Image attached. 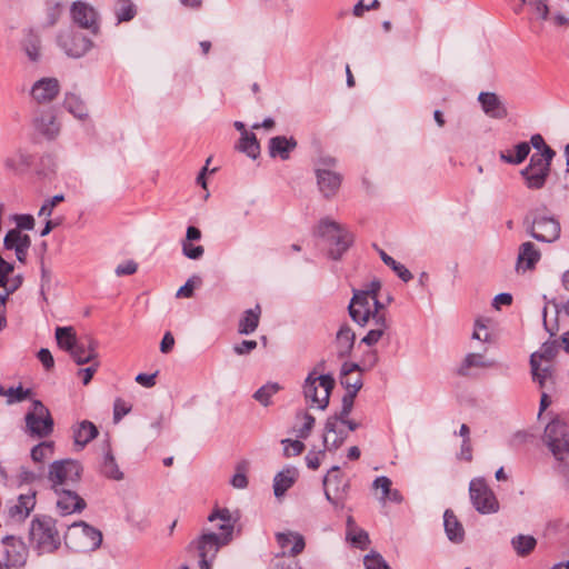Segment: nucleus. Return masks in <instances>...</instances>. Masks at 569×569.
I'll return each mask as SVG.
<instances>
[{"label": "nucleus", "mask_w": 569, "mask_h": 569, "mask_svg": "<svg viewBox=\"0 0 569 569\" xmlns=\"http://www.w3.org/2000/svg\"><path fill=\"white\" fill-rule=\"evenodd\" d=\"M381 281L373 279L361 289H353L348 306L351 319L360 326H370L361 342L371 347L378 343L390 328L388 310L378 299Z\"/></svg>", "instance_id": "nucleus-1"}, {"label": "nucleus", "mask_w": 569, "mask_h": 569, "mask_svg": "<svg viewBox=\"0 0 569 569\" xmlns=\"http://www.w3.org/2000/svg\"><path fill=\"white\" fill-rule=\"evenodd\" d=\"M29 540L39 552H52L61 543L56 520L50 516H36L29 529Z\"/></svg>", "instance_id": "nucleus-2"}, {"label": "nucleus", "mask_w": 569, "mask_h": 569, "mask_svg": "<svg viewBox=\"0 0 569 569\" xmlns=\"http://www.w3.org/2000/svg\"><path fill=\"white\" fill-rule=\"evenodd\" d=\"M317 232L329 243V256L335 260L340 259L353 241L348 229L328 218L320 220Z\"/></svg>", "instance_id": "nucleus-3"}, {"label": "nucleus", "mask_w": 569, "mask_h": 569, "mask_svg": "<svg viewBox=\"0 0 569 569\" xmlns=\"http://www.w3.org/2000/svg\"><path fill=\"white\" fill-rule=\"evenodd\" d=\"M64 542L68 548L77 552L93 551L101 545L102 535L83 521L73 522L67 528Z\"/></svg>", "instance_id": "nucleus-4"}, {"label": "nucleus", "mask_w": 569, "mask_h": 569, "mask_svg": "<svg viewBox=\"0 0 569 569\" xmlns=\"http://www.w3.org/2000/svg\"><path fill=\"white\" fill-rule=\"evenodd\" d=\"M335 379L330 375L316 376L310 372L303 383V395L311 408L325 410L329 405Z\"/></svg>", "instance_id": "nucleus-5"}, {"label": "nucleus", "mask_w": 569, "mask_h": 569, "mask_svg": "<svg viewBox=\"0 0 569 569\" xmlns=\"http://www.w3.org/2000/svg\"><path fill=\"white\" fill-rule=\"evenodd\" d=\"M336 167L337 160L330 156L320 157L315 163L318 189L327 199H331L338 193L342 182V177Z\"/></svg>", "instance_id": "nucleus-6"}, {"label": "nucleus", "mask_w": 569, "mask_h": 569, "mask_svg": "<svg viewBox=\"0 0 569 569\" xmlns=\"http://www.w3.org/2000/svg\"><path fill=\"white\" fill-rule=\"evenodd\" d=\"M543 442L556 460L567 462L569 460V423L559 419L550 421L545 428Z\"/></svg>", "instance_id": "nucleus-7"}, {"label": "nucleus", "mask_w": 569, "mask_h": 569, "mask_svg": "<svg viewBox=\"0 0 569 569\" xmlns=\"http://www.w3.org/2000/svg\"><path fill=\"white\" fill-rule=\"evenodd\" d=\"M26 432L30 437L46 438L53 431V419L49 409L40 401L33 400L24 416Z\"/></svg>", "instance_id": "nucleus-8"}, {"label": "nucleus", "mask_w": 569, "mask_h": 569, "mask_svg": "<svg viewBox=\"0 0 569 569\" xmlns=\"http://www.w3.org/2000/svg\"><path fill=\"white\" fill-rule=\"evenodd\" d=\"M81 473L82 467L77 460H57L49 466L48 479L52 489H66L78 483Z\"/></svg>", "instance_id": "nucleus-9"}, {"label": "nucleus", "mask_w": 569, "mask_h": 569, "mask_svg": "<svg viewBox=\"0 0 569 569\" xmlns=\"http://www.w3.org/2000/svg\"><path fill=\"white\" fill-rule=\"evenodd\" d=\"M469 496L473 508L481 515L496 513L499 501L483 478H473L469 483Z\"/></svg>", "instance_id": "nucleus-10"}, {"label": "nucleus", "mask_w": 569, "mask_h": 569, "mask_svg": "<svg viewBox=\"0 0 569 569\" xmlns=\"http://www.w3.org/2000/svg\"><path fill=\"white\" fill-rule=\"evenodd\" d=\"M525 223L528 233L538 241L553 242L560 237V223L552 216L537 212L531 220L527 217Z\"/></svg>", "instance_id": "nucleus-11"}, {"label": "nucleus", "mask_w": 569, "mask_h": 569, "mask_svg": "<svg viewBox=\"0 0 569 569\" xmlns=\"http://www.w3.org/2000/svg\"><path fill=\"white\" fill-rule=\"evenodd\" d=\"M228 543V537L220 538L217 533L210 531L203 532L196 539L192 545L198 551L200 569H211L212 561L218 551Z\"/></svg>", "instance_id": "nucleus-12"}, {"label": "nucleus", "mask_w": 569, "mask_h": 569, "mask_svg": "<svg viewBox=\"0 0 569 569\" xmlns=\"http://www.w3.org/2000/svg\"><path fill=\"white\" fill-rule=\"evenodd\" d=\"M326 499L337 509L343 508L349 485L340 476L339 467H332L323 479Z\"/></svg>", "instance_id": "nucleus-13"}, {"label": "nucleus", "mask_w": 569, "mask_h": 569, "mask_svg": "<svg viewBox=\"0 0 569 569\" xmlns=\"http://www.w3.org/2000/svg\"><path fill=\"white\" fill-rule=\"evenodd\" d=\"M551 160L541 154L531 156L529 164L521 170V176L529 189H541L545 186L550 172Z\"/></svg>", "instance_id": "nucleus-14"}, {"label": "nucleus", "mask_w": 569, "mask_h": 569, "mask_svg": "<svg viewBox=\"0 0 569 569\" xmlns=\"http://www.w3.org/2000/svg\"><path fill=\"white\" fill-rule=\"evenodd\" d=\"M58 44L68 57L76 59L83 57L93 46L88 37L73 30L62 31Z\"/></svg>", "instance_id": "nucleus-15"}, {"label": "nucleus", "mask_w": 569, "mask_h": 569, "mask_svg": "<svg viewBox=\"0 0 569 569\" xmlns=\"http://www.w3.org/2000/svg\"><path fill=\"white\" fill-rule=\"evenodd\" d=\"M2 546L6 567H21L26 563L28 549L21 539L8 536L3 538Z\"/></svg>", "instance_id": "nucleus-16"}, {"label": "nucleus", "mask_w": 569, "mask_h": 569, "mask_svg": "<svg viewBox=\"0 0 569 569\" xmlns=\"http://www.w3.org/2000/svg\"><path fill=\"white\" fill-rule=\"evenodd\" d=\"M57 495V509L61 516L81 512L86 501L72 489H53Z\"/></svg>", "instance_id": "nucleus-17"}, {"label": "nucleus", "mask_w": 569, "mask_h": 569, "mask_svg": "<svg viewBox=\"0 0 569 569\" xmlns=\"http://www.w3.org/2000/svg\"><path fill=\"white\" fill-rule=\"evenodd\" d=\"M70 12L73 21L81 28L91 30L93 33L98 31V12L92 6L83 1H74Z\"/></svg>", "instance_id": "nucleus-18"}, {"label": "nucleus", "mask_w": 569, "mask_h": 569, "mask_svg": "<svg viewBox=\"0 0 569 569\" xmlns=\"http://www.w3.org/2000/svg\"><path fill=\"white\" fill-rule=\"evenodd\" d=\"M36 507V492L29 490L27 493H21L8 505V516L12 521H23Z\"/></svg>", "instance_id": "nucleus-19"}, {"label": "nucleus", "mask_w": 569, "mask_h": 569, "mask_svg": "<svg viewBox=\"0 0 569 569\" xmlns=\"http://www.w3.org/2000/svg\"><path fill=\"white\" fill-rule=\"evenodd\" d=\"M478 102L485 114L491 119L501 120L508 116V109L501 97L495 92L482 91L478 96Z\"/></svg>", "instance_id": "nucleus-20"}, {"label": "nucleus", "mask_w": 569, "mask_h": 569, "mask_svg": "<svg viewBox=\"0 0 569 569\" xmlns=\"http://www.w3.org/2000/svg\"><path fill=\"white\" fill-rule=\"evenodd\" d=\"M3 246L7 250H13L18 261L24 263L31 246V239L20 230H9L3 239Z\"/></svg>", "instance_id": "nucleus-21"}, {"label": "nucleus", "mask_w": 569, "mask_h": 569, "mask_svg": "<svg viewBox=\"0 0 569 569\" xmlns=\"http://www.w3.org/2000/svg\"><path fill=\"white\" fill-rule=\"evenodd\" d=\"M495 366V361L489 359L483 352L467 353L457 368V372L462 377H470L476 370L489 369Z\"/></svg>", "instance_id": "nucleus-22"}, {"label": "nucleus", "mask_w": 569, "mask_h": 569, "mask_svg": "<svg viewBox=\"0 0 569 569\" xmlns=\"http://www.w3.org/2000/svg\"><path fill=\"white\" fill-rule=\"evenodd\" d=\"M60 84L56 78H42L36 81L30 94L38 103L51 102L59 93Z\"/></svg>", "instance_id": "nucleus-23"}, {"label": "nucleus", "mask_w": 569, "mask_h": 569, "mask_svg": "<svg viewBox=\"0 0 569 569\" xmlns=\"http://www.w3.org/2000/svg\"><path fill=\"white\" fill-rule=\"evenodd\" d=\"M348 437V431L339 426L338 418H328L325 426L323 446L328 451H335L342 446Z\"/></svg>", "instance_id": "nucleus-24"}, {"label": "nucleus", "mask_w": 569, "mask_h": 569, "mask_svg": "<svg viewBox=\"0 0 569 569\" xmlns=\"http://www.w3.org/2000/svg\"><path fill=\"white\" fill-rule=\"evenodd\" d=\"M277 542L282 550V556L286 558H293L302 552L305 549V539L298 532H279L276 535Z\"/></svg>", "instance_id": "nucleus-25"}, {"label": "nucleus", "mask_w": 569, "mask_h": 569, "mask_svg": "<svg viewBox=\"0 0 569 569\" xmlns=\"http://www.w3.org/2000/svg\"><path fill=\"white\" fill-rule=\"evenodd\" d=\"M540 251L532 242L527 241L521 243L517 257L516 271L518 273H525L528 270H532L540 260Z\"/></svg>", "instance_id": "nucleus-26"}, {"label": "nucleus", "mask_w": 569, "mask_h": 569, "mask_svg": "<svg viewBox=\"0 0 569 569\" xmlns=\"http://www.w3.org/2000/svg\"><path fill=\"white\" fill-rule=\"evenodd\" d=\"M208 520L221 531L218 537L220 538H227L228 542L232 539V533L234 529L236 519L232 517L231 512L226 509H216L213 510L209 517Z\"/></svg>", "instance_id": "nucleus-27"}, {"label": "nucleus", "mask_w": 569, "mask_h": 569, "mask_svg": "<svg viewBox=\"0 0 569 569\" xmlns=\"http://www.w3.org/2000/svg\"><path fill=\"white\" fill-rule=\"evenodd\" d=\"M360 367L355 362H345L340 371V382L348 393L357 395L362 387Z\"/></svg>", "instance_id": "nucleus-28"}, {"label": "nucleus", "mask_w": 569, "mask_h": 569, "mask_svg": "<svg viewBox=\"0 0 569 569\" xmlns=\"http://www.w3.org/2000/svg\"><path fill=\"white\" fill-rule=\"evenodd\" d=\"M356 333L347 323L340 326L335 339V350L339 358L348 357L355 346Z\"/></svg>", "instance_id": "nucleus-29"}, {"label": "nucleus", "mask_w": 569, "mask_h": 569, "mask_svg": "<svg viewBox=\"0 0 569 569\" xmlns=\"http://www.w3.org/2000/svg\"><path fill=\"white\" fill-rule=\"evenodd\" d=\"M31 161V154L26 149L18 148L3 158V167L9 172L18 173L27 169Z\"/></svg>", "instance_id": "nucleus-30"}, {"label": "nucleus", "mask_w": 569, "mask_h": 569, "mask_svg": "<svg viewBox=\"0 0 569 569\" xmlns=\"http://www.w3.org/2000/svg\"><path fill=\"white\" fill-rule=\"evenodd\" d=\"M98 433V428L89 420H82L72 427L73 442L78 450L83 449Z\"/></svg>", "instance_id": "nucleus-31"}, {"label": "nucleus", "mask_w": 569, "mask_h": 569, "mask_svg": "<svg viewBox=\"0 0 569 569\" xmlns=\"http://www.w3.org/2000/svg\"><path fill=\"white\" fill-rule=\"evenodd\" d=\"M299 472L295 467H287L279 471L273 478V493L277 498L284 496L298 479Z\"/></svg>", "instance_id": "nucleus-32"}, {"label": "nucleus", "mask_w": 569, "mask_h": 569, "mask_svg": "<svg viewBox=\"0 0 569 569\" xmlns=\"http://www.w3.org/2000/svg\"><path fill=\"white\" fill-rule=\"evenodd\" d=\"M69 355L78 365L90 363L97 358L96 343L91 339H80Z\"/></svg>", "instance_id": "nucleus-33"}, {"label": "nucleus", "mask_w": 569, "mask_h": 569, "mask_svg": "<svg viewBox=\"0 0 569 569\" xmlns=\"http://www.w3.org/2000/svg\"><path fill=\"white\" fill-rule=\"evenodd\" d=\"M530 367L532 379L541 389L546 388L548 383H553L552 368L550 363L542 365V362L537 360V355H531Z\"/></svg>", "instance_id": "nucleus-34"}, {"label": "nucleus", "mask_w": 569, "mask_h": 569, "mask_svg": "<svg viewBox=\"0 0 569 569\" xmlns=\"http://www.w3.org/2000/svg\"><path fill=\"white\" fill-rule=\"evenodd\" d=\"M296 146L297 142L293 138L277 136L269 141V154L272 158L279 157L282 160H287Z\"/></svg>", "instance_id": "nucleus-35"}, {"label": "nucleus", "mask_w": 569, "mask_h": 569, "mask_svg": "<svg viewBox=\"0 0 569 569\" xmlns=\"http://www.w3.org/2000/svg\"><path fill=\"white\" fill-rule=\"evenodd\" d=\"M36 129L49 139H53L60 131V124L51 111L42 112L34 119Z\"/></svg>", "instance_id": "nucleus-36"}, {"label": "nucleus", "mask_w": 569, "mask_h": 569, "mask_svg": "<svg viewBox=\"0 0 569 569\" xmlns=\"http://www.w3.org/2000/svg\"><path fill=\"white\" fill-rule=\"evenodd\" d=\"M13 271V264L6 261L0 256V287L7 289V293L14 292L22 283V278L17 276L12 279L9 278V274Z\"/></svg>", "instance_id": "nucleus-37"}, {"label": "nucleus", "mask_w": 569, "mask_h": 569, "mask_svg": "<svg viewBox=\"0 0 569 569\" xmlns=\"http://www.w3.org/2000/svg\"><path fill=\"white\" fill-rule=\"evenodd\" d=\"M443 526L446 535L449 540L453 542H461L465 536V530L457 517L451 510H446L443 515Z\"/></svg>", "instance_id": "nucleus-38"}, {"label": "nucleus", "mask_w": 569, "mask_h": 569, "mask_svg": "<svg viewBox=\"0 0 569 569\" xmlns=\"http://www.w3.org/2000/svg\"><path fill=\"white\" fill-rule=\"evenodd\" d=\"M260 313L261 310L259 306L246 310L239 320L238 332L241 335L252 333L259 325Z\"/></svg>", "instance_id": "nucleus-39"}, {"label": "nucleus", "mask_w": 569, "mask_h": 569, "mask_svg": "<svg viewBox=\"0 0 569 569\" xmlns=\"http://www.w3.org/2000/svg\"><path fill=\"white\" fill-rule=\"evenodd\" d=\"M510 542L516 553L520 557L528 556L537 546L536 538L530 535H517Z\"/></svg>", "instance_id": "nucleus-40"}, {"label": "nucleus", "mask_w": 569, "mask_h": 569, "mask_svg": "<svg viewBox=\"0 0 569 569\" xmlns=\"http://www.w3.org/2000/svg\"><path fill=\"white\" fill-rule=\"evenodd\" d=\"M56 339L58 346L68 352H70L80 341V339H77L72 327H58L56 329Z\"/></svg>", "instance_id": "nucleus-41"}, {"label": "nucleus", "mask_w": 569, "mask_h": 569, "mask_svg": "<svg viewBox=\"0 0 569 569\" xmlns=\"http://www.w3.org/2000/svg\"><path fill=\"white\" fill-rule=\"evenodd\" d=\"M113 13L117 23L131 21L137 14V8L131 0H116Z\"/></svg>", "instance_id": "nucleus-42"}, {"label": "nucleus", "mask_w": 569, "mask_h": 569, "mask_svg": "<svg viewBox=\"0 0 569 569\" xmlns=\"http://www.w3.org/2000/svg\"><path fill=\"white\" fill-rule=\"evenodd\" d=\"M379 256L383 263L388 266L403 282H409L413 278L412 273L405 264L396 261L391 256H389L383 250H379Z\"/></svg>", "instance_id": "nucleus-43"}, {"label": "nucleus", "mask_w": 569, "mask_h": 569, "mask_svg": "<svg viewBox=\"0 0 569 569\" xmlns=\"http://www.w3.org/2000/svg\"><path fill=\"white\" fill-rule=\"evenodd\" d=\"M238 150L246 153L249 158L256 159L260 153V146L254 133H244L240 138Z\"/></svg>", "instance_id": "nucleus-44"}, {"label": "nucleus", "mask_w": 569, "mask_h": 569, "mask_svg": "<svg viewBox=\"0 0 569 569\" xmlns=\"http://www.w3.org/2000/svg\"><path fill=\"white\" fill-rule=\"evenodd\" d=\"M281 390V386L278 382H267L261 386L254 393L253 399L263 407L271 405V398Z\"/></svg>", "instance_id": "nucleus-45"}, {"label": "nucleus", "mask_w": 569, "mask_h": 569, "mask_svg": "<svg viewBox=\"0 0 569 569\" xmlns=\"http://www.w3.org/2000/svg\"><path fill=\"white\" fill-rule=\"evenodd\" d=\"M64 108L78 119H84L88 116L84 102L74 93L66 96Z\"/></svg>", "instance_id": "nucleus-46"}, {"label": "nucleus", "mask_w": 569, "mask_h": 569, "mask_svg": "<svg viewBox=\"0 0 569 569\" xmlns=\"http://www.w3.org/2000/svg\"><path fill=\"white\" fill-rule=\"evenodd\" d=\"M53 452L54 442L42 441L31 449V459L34 462H43L46 459L51 458L53 456Z\"/></svg>", "instance_id": "nucleus-47"}, {"label": "nucleus", "mask_w": 569, "mask_h": 569, "mask_svg": "<svg viewBox=\"0 0 569 569\" xmlns=\"http://www.w3.org/2000/svg\"><path fill=\"white\" fill-rule=\"evenodd\" d=\"M101 470L106 477L113 480H121L123 478V473L120 471L114 457L109 451L103 457Z\"/></svg>", "instance_id": "nucleus-48"}, {"label": "nucleus", "mask_w": 569, "mask_h": 569, "mask_svg": "<svg viewBox=\"0 0 569 569\" xmlns=\"http://www.w3.org/2000/svg\"><path fill=\"white\" fill-rule=\"evenodd\" d=\"M346 539L353 547L359 549H366L370 542L368 532L359 527L352 530H346Z\"/></svg>", "instance_id": "nucleus-49"}, {"label": "nucleus", "mask_w": 569, "mask_h": 569, "mask_svg": "<svg viewBox=\"0 0 569 569\" xmlns=\"http://www.w3.org/2000/svg\"><path fill=\"white\" fill-rule=\"evenodd\" d=\"M392 486V481L390 478L386 476H379L377 477L372 482V489L376 492H380V495L377 497L378 501L385 506L387 503V496L390 492Z\"/></svg>", "instance_id": "nucleus-50"}, {"label": "nucleus", "mask_w": 569, "mask_h": 569, "mask_svg": "<svg viewBox=\"0 0 569 569\" xmlns=\"http://www.w3.org/2000/svg\"><path fill=\"white\" fill-rule=\"evenodd\" d=\"M249 470V462L241 461L236 466V472L232 476L230 483L236 489H244L248 486L247 472Z\"/></svg>", "instance_id": "nucleus-51"}, {"label": "nucleus", "mask_w": 569, "mask_h": 569, "mask_svg": "<svg viewBox=\"0 0 569 569\" xmlns=\"http://www.w3.org/2000/svg\"><path fill=\"white\" fill-rule=\"evenodd\" d=\"M489 319H477L472 332V339L481 342H489L491 340V333L489 331Z\"/></svg>", "instance_id": "nucleus-52"}, {"label": "nucleus", "mask_w": 569, "mask_h": 569, "mask_svg": "<svg viewBox=\"0 0 569 569\" xmlns=\"http://www.w3.org/2000/svg\"><path fill=\"white\" fill-rule=\"evenodd\" d=\"M533 19L539 21H547L550 18V9L546 0H536L529 2Z\"/></svg>", "instance_id": "nucleus-53"}, {"label": "nucleus", "mask_w": 569, "mask_h": 569, "mask_svg": "<svg viewBox=\"0 0 569 569\" xmlns=\"http://www.w3.org/2000/svg\"><path fill=\"white\" fill-rule=\"evenodd\" d=\"M551 21L558 27L569 23V0H560L558 9L551 17Z\"/></svg>", "instance_id": "nucleus-54"}, {"label": "nucleus", "mask_w": 569, "mask_h": 569, "mask_svg": "<svg viewBox=\"0 0 569 569\" xmlns=\"http://www.w3.org/2000/svg\"><path fill=\"white\" fill-rule=\"evenodd\" d=\"M530 144L540 152H536L535 154H541L546 159H552L555 157V151L546 144L545 139L541 134H533L530 139Z\"/></svg>", "instance_id": "nucleus-55"}, {"label": "nucleus", "mask_w": 569, "mask_h": 569, "mask_svg": "<svg viewBox=\"0 0 569 569\" xmlns=\"http://www.w3.org/2000/svg\"><path fill=\"white\" fill-rule=\"evenodd\" d=\"M557 350L558 348L556 342H545L540 347V349L533 352L532 355H537V360H539L540 362L546 361L547 363H549L556 356Z\"/></svg>", "instance_id": "nucleus-56"}, {"label": "nucleus", "mask_w": 569, "mask_h": 569, "mask_svg": "<svg viewBox=\"0 0 569 569\" xmlns=\"http://www.w3.org/2000/svg\"><path fill=\"white\" fill-rule=\"evenodd\" d=\"M299 418L301 419V426L297 429V437L306 439L310 435L316 420L313 416L308 412H303Z\"/></svg>", "instance_id": "nucleus-57"}, {"label": "nucleus", "mask_w": 569, "mask_h": 569, "mask_svg": "<svg viewBox=\"0 0 569 569\" xmlns=\"http://www.w3.org/2000/svg\"><path fill=\"white\" fill-rule=\"evenodd\" d=\"M366 569H390L388 563L379 553H370L363 558Z\"/></svg>", "instance_id": "nucleus-58"}, {"label": "nucleus", "mask_w": 569, "mask_h": 569, "mask_svg": "<svg viewBox=\"0 0 569 569\" xmlns=\"http://www.w3.org/2000/svg\"><path fill=\"white\" fill-rule=\"evenodd\" d=\"M181 247L183 256L191 260H198L204 253L202 246H194L192 242L182 241Z\"/></svg>", "instance_id": "nucleus-59"}, {"label": "nucleus", "mask_w": 569, "mask_h": 569, "mask_svg": "<svg viewBox=\"0 0 569 569\" xmlns=\"http://www.w3.org/2000/svg\"><path fill=\"white\" fill-rule=\"evenodd\" d=\"M30 393V389H23L21 386H19L17 388H9L6 392V396L8 397V403L11 405L27 399Z\"/></svg>", "instance_id": "nucleus-60"}, {"label": "nucleus", "mask_w": 569, "mask_h": 569, "mask_svg": "<svg viewBox=\"0 0 569 569\" xmlns=\"http://www.w3.org/2000/svg\"><path fill=\"white\" fill-rule=\"evenodd\" d=\"M282 445H283V453L287 457L298 456L305 449V445L300 440L287 439V440L282 441Z\"/></svg>", "instance_id": "nucleus-61"}, {"label": "nucleus", "mask_w": 569, "mask_h": 569, "mask_svg": "<svg viewBox=\"0 0 569 569\" xmlns=\"http://www.w3.org/2000/svg\"><path fill=\"white\" fill-rule=\"evenodd\" d=\"M16 228L12 230H32L34 228V218L30 214H16L13 216Z\"/></svg>", "instance_id": "nucleus-62"}, {"label": "nucleus", "mask_w": 569, "mask_h": 569, "mask_svg": "<svg viewBox=\"0 0 569 569\" xmlns=\"http://www.w3.org/2000/svg\"><path fill=\"white\" fill-rule=\"evenodd\" d=\"M530 152V144L527 142H520L515 147L513 159H507V163L519 164L521 163Z\"/></svg>", "instance_id": "nucleus-63"}, {"label": "nucleus", "mask_w": 569, "mask_h": 569, "mask_svg": "<svg viewBox=\"0 0 569 569\" xmlns=\"http://www.w3.org/2000/svg\"><path fill=\"white\" fill-rule=\"evenodd\" d=\"M271 569H301L299 562L293 558L276 557Z\"/></svg>", "instance_id": "nucleus-64"}]
</instances>
